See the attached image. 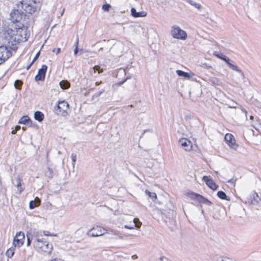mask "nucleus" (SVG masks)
<instances>
[{"instance_id": "38", "label": "nucleus", "mask_w": 261, "mask_h": 261, "mask_svg": "<svg viewBox=\"0 0 261 261\" xmlns=\"http://www.w3.org/2000/svg\"><path fill=\"white\" fill-rule=\"evenodd\" d=\"M105 90L104 89H101L100 91H99L98 92L96 93L93 96V98L96 97L98 98L102 93H103L105 92Z\"/></svg>"}, {"instance_id": "50", "label": "nucleus", "mask_w": 261, "mask_h": 261, "mask_svg": "<svg viewBox=\"0 0 261 261\" xmlns=\"http://www.w3.org/2000/svg\"><path fill=\"white\" fill-rule=\"evenodd\" d=\"M20 129V126L19 125H16V126H15V129L16 131H17V130H19Z\"/></svg>"}, {"instance_id": "40", "label": "nucleus", "mask_w": 261, "mask_h": 261, "mask_svg": "<svg viewBox=\"0 0 261 261\" xmlns=\"http://www.w3.org/2000/svg\"><path fill=\"white\" fill-rule=\"evenodd\" d=\"M40 56V51H39L34 57L33 61H32L33 63H34V62L38 58L39 56Z\"/></svg>"}, {"instance_id": "30", "label": "nucleus", "mask_w": 261, "mask_h": 261, "mask_svg": "<svg viewBox=\"0 0 261 261\" xmlns=\"http://www.w3.org/2000/svg\"><path fill=\"white\" fill-rule=\"evenodd\" d=\"M53 170L51 168L48 167L47 168L46 171H45V176L48 178H51L53 176Z\"/></svg>"}, {"instance_id": "5", "label": "nucleus", "mask_w": 261, "mask_h": 261, "mask_svg": "<svg viewBox=\"0 0 261 261\" xmlns=\"http://www.w3.org/2000/svg\"><path fill=\"white\" fill-rule=\"evenodd\" d=\"M11 15V23L18 24L20 22L21 23H24L22 17L25 15L23 13L20 12V11H18V9L14 11L10 14Z\"/></svg>"}, {"instance_id": "23", "label": "nucleus", "mask_w": 261, "mask_h": 261, "mask_svg": "<svg viewBox=\"0 0 261 261\" xmlns=\"http://www.w3.org/2000/svg\"><path fill=\"white\" fill-rule=\"evenodd\" d=\"M250 200L251 204L255 205L258 202V200H260V198L257 193H254L252 196H251Z\"/></svg>"}, {"instance_id": "16", "label": "nucleus", "mask_w": 261, "mask_h": 261, "mask_svg": "<svg viewBox=\"0 0 261 261\" xmlns=\"http://www.w3.org/2000/svg\"><path fill=\"white\" fill-rule=\"evenodd\" d=\"M16 182L15 186L17 187V190L19 191V193L21 194L24 190V188L22 187V178L19 175L16 177Z\"/></svg>"}, {"instance_id": "32", "label": "nucleus", "mask_w": 261, "mask_h": 261, "mask_svg": "<svg viewBox=\"0 0 261 261\" xmlns=\"http://www.w3.org/2000/svg\"><path fill=\"white\" fill-rule=\"evenodd\" d=\"M216 261H236L233 260L231 258L225 257V256H221L217 259Z\"/></svg>"}, {"instance_id": "49", "label": "nucleus", "mask_w": 261, "mask_h": 261, "mask_svg": "<svg viewBox=\"0 0 261 261\" xmlns=\"http://www.w3.org/2000/svg\"><path fill=\"white\" fill-rule=\"evenodd\" d=\"M137 258H138V256H137V255H132V258L133 259H137Z\"/></svg>"}, {"instance_id": "25", "label": "nucleus", "mask_w": 261, "mask_h": 261, "mask_svg": "<svg viewBox=\"0 0 261 261\" xmlns=\"http://www.w3.org/2000/svg\"><path fill=\"white\" fill-rule=\"evenodd\" d=\"M186 2L198 10H200L202 7L200 4L197 3L193 0H186Z\"/></svg>"}, {"instance_id": "48", "label": "nucleus", "mask_w": 261, "mask_h": 261, "mask_svg": "<svg viewBox=\"0 0 261 261\" xmlns=\"http://www.w3.org/2000/svg\"><path fill=\"white\" fill-rule=\"evenodd\" d=\"M33 63H33V62H31V63H30V64L28 66H27V68H26L27 70H29V69L30 68L31 66L33 65Z\"/></svg>"}, {"instance_id": "45", "label": "nucleus", "mask_w": 261, "mask_h": 261, "mask_svg": "<svg viewBox=\"0 0 261 261\" xmlns=\"http://www.w3.org/2000/svg\"><path fill=\"white\" fill-rule=\"evenodd\" d=\"M124 227L126 229H134V226H129L128 225H125L124 226Z\"/></svg>"}, {"instance_id": "1", "label": "nucleus", "mask_w": 261, "mask_h": 261, "mask_svg": "<svg viewBox=\"0 0 261 261\" xmlns=\"http://www.w3.org/2000/svg\"><path fill=\"white\" fill-rule=\"evenodd\" d=\"M34 247L36 251L40 253L50 255L53 250V246L48 242L43 241L39 238H37L33 243Z\"/></svg>"}, {"instance_id": "53", "label": "nucleus", "mask_w": 261, "mask_h": 261, "mask_svg": "<svg viewBox=\"0 0 261 261\" xmlns=\"http://www.w3.org/2000/svg\"><path fill=\"white\" fill-rule=\"evenodd\" d=\"M16 130L15 129V130H13L12 131V134H15L16 133Z\"/></svg>"}, {"instance_id": "36", "label": "nucleus", "mask_w": 261, "mask_h": 261, "mask_svg": "<svg viewBox=\"0 0 261 261\" xmlns=\"http://www.w3.org/2000/svg\"><path fill=\"white\" fill-rule=\"evenodd\" d=\"M42 232L43 233V235L45 236H53V237H57V234L51 233L48 231H46V230H43L42 231Z\"/></svg>"}, {"instance_id": "4", "label": "nucleus", "mask_w": 261, "mask_h": 261, "mask_svg": "<svg viewBox=\"0 0 261 261\" xmlns=\"http://www.w3.org/2000/svg\"><path fill=\"white\" fill-rule=\"evenodd\" d=\"M170 33L172 36L177 39L185 40L187 37L186 32L176 25L172 27Z\"/></svg>"}, {"instance_id": "56", "label": "nucleus", "mask_w": 261, "mask_h": 261, "mask_svg": "<svg viewBox=\"0 0 261 261\" xmlns=\"http://www.w3.org/2000/svg\"><path fill=\"white\" fill-rule=\"evenodd\" d=\"M103 49V48L102 47H101L99 49V51H100V50H102Z\"/></svg>"}, {"instance_id": "43", "label": "nucleus", "mask_w": 261, "mask_h": 261, "mask_svg": "<svg viewBox=\"0 0 261 261\" xmlns=\"http://www.w3.org/2000/svg\"><path fill=\"white\" fill-rule=\"evenodd\" d=\"M79 38H77L76 39V40L74 44V46L75 47V48H78V44H79Z\"/></svg>"}, {"instance_id": "7", "label": "nucleus", "mask_w": 261, "mask_h": 261, "mask_svg": "<svg viewBox=\"0 0 261 261\" xmlns=\"http://www.w3.org/2000/svg\"><path fill=\"white\" fill-rule=\"evenodd\" d=\"M11 56L12 53L8 47L0 46V64L7 60Z\"/></svg>"}, {"instance_id": "41", "label": "nucleus", "mask_w": 261, "mask_h": 261, "mask_svg": "<svg viewBox=\"0 0 261 261\" xmlns=\"http://www.w3.org/2000/svg\"><path fill=\"white\" fill-rule=\"evenodd\" d=\"M94 70V71L95 72L96 71H98L99 73H100L102 72V71H100V67L98 66H95L94 68H93Z\"/></svg>"}, {"instance_id": "13", "label": "nucleus", "mask_w": 261, "mask_h": 261, "mask_svg": "<svg viewBox=\"0 0 261 261\" xmlns=\"http://www.w3.org/2000/svg\"><path fill=\"white\" fill-rule=\"evenodd\" d=\"M47 69V66L45 65L42 66L41 69L38 71V74L35 76L36 81H43L45 79V73Z\"/></svg>"}, {"instance_id": "19", "label": "nucleus", "mask_w": 261, "mask_h": 261, "mask_svg": "<svg viewBox=\"0 0 261 261\" xmlns=\"http://www.w3.org/2000/svg\"><path fill=\"white\" fill-rule=\"evenodd\" d=\"M40 204V200L39 198L36 197L34 200H31L29 203L30 209H33Z\"/></svg>"}, {"instance_id": "58", "label": "nucleus", "mask_w": 261, "mask_h": 261, "mask_svg": "<svg viewBox=\"0 0 261 261\" xmlns=\"http://www.w3.org/2000/svg\"><path fill=\"white\" fill-rule=\"evenodd\" d=\"M53 52H55L56 51V49L55 48L53 49Z\"/></svg>"}, {"instance_id": "9", "label": "nucleus", "mask_w": 261, "mask_h": 261, "mask_svg": "<svg viewBox=\"0 0 261 261\" xmlns=\"http://www.w3.org/2000/svg\"><path fill=\"white\" fill-rule=\"evenodd\" d=\"M107 232V230L100 226H97L93 227L88 232V235L92 237L103 236Z\"/></svg>"}, {"instance_id": "39", "label": "nucleus", "mask_w": 261, "mask_h": 261, "mask_svg": "<svg viewBox=\"0 0 261 261\" xmlns=\"http://www.w3.org/2000/svg\"><path fill=\"white\" fill-rule=\"evenodd\" d=\"M110 8V5L109 4H105V5H103L102 6L103 10L106 11H108L109 10Z\"/></svg>"}, {"instance_id": "10", "label": "nucleus", "mask_w": 261, "mask_h": 261, "mask_svg": "<svg viewBox=\"0 0 261 261\" xmlns=\"http://www.w3.org/2000/svg\"><path fill=\"white\" fill-rule=\"evenodd\" d=\"M24 233L21 231L17 232L13 239V244L14 246L18 247L21 246L24 243Z\"/></svg>"}, {"instance_id": "42", "label": "nucleus", "mask_w": 261, "mask_h": 261, "mask_svg": "<svg viewBox=\"0 0 261 261\" xmlns=\"http://www.w3.org/2000/svg\"><path fill=\"white\" fill-rule=\"evenodd\" d=\"M160 261H171L165 257H161L160 258Z\"/></svg>"}, {"instance_id": "59", "label": "nucleus", "mask_w": 261, "mask_h": 261, "mask_svg": "<svg viewBox=\"0 0 261 261\" xmlns=\"http://www.w3.org/2000/svg\"><path fill=\"white\" fill-rule=\"evenodd\" d=\"M22 129H23V130H24L25 129V128L24 127H22Z\"/></svg>"}, {"instance_id": "8", "label": "nucleus", "mask_w": 261, "mask_h": 261, "mask_svg": "<svg viewBox=\"0 0 261 261\" xmlns=\"http://www.w3.org/2000/svg\"><path fill=\"white\" fill-rule=\"evenodd\" d=\"M224 140L231 149L237 150L239 145L236 143L234 137L232 134H226L225 136Z\"/></svg>"}, {"instance_id": "35", "label": "nucleus", "mask_w": 261, "mask_h": 261, "mask_svg": "<svg viewBox=\"0 0 261 261\" xmlns=\"http://www.w3.org/2000/svg\"><path fill=\"white\" fill-rule=\"evenodd\" d=\"M22 84V83L21 81L16 80L15 82L14 86H15V88H16L17 89H20Z\"/></svg>"}, {"instance_id": "21", "label": "nucleus", "mask_w": 261, "mask_h": 261, "mask_svg": "<svg viewBox=\"0 0 261 261\" xmlns=\"http://www.w3.org/2000/svg\"><path fill=\"white\" fill-rule=\"evenodd\" d=\"M34 118L39 122H41L44 119V115L40 111H36L34 113Z\"/></svg>"}, {"instance_id": "37", "label": "nucleus", "mask_w": 261, "mask_h": 261, "mask_svg": "<svg viewBox=\"0 0 261 261\" xmlns=\"http://www.w3.org/2000/svg\"><path fill=\"white\" fill-rule=\"evenodd\" d=\"M71 158L72 162V166L74 168V165H75V163L76 160V154H75L74 153H72L71 155Z\"/></svg>"}, {"instance_id": "55", "label": "nucleus", "mask_w": 261, "mask_h": 261, "mask_svg": "<svg viewBox=\"0 0 261 261\" xmlns=\"http://www.w3.org/2000/svg\"><path fill=\"white\" fill-rule=\"evenodd\" d=\"M250 119L251 120H253V117L252 116H250Z\"/></svg>"}, {"instance_id": "52", "label": "nucleus", "mask_w": 261, "mask_h": 261, "mask_svg": "<svg viewBox=\"0 0 261 261\" xmlns=\"http://www.w3.org/2000/svg\"><path fill=\"white\" fill-rule=\"evenodd\" d=\"M101 83H102V82H101V81H100V82H96V83H95V85H96V86H98V85H99L100 84H101Z\"/></svg>"}, {"instance_id": "44", "label": "nucleus", "mask_w": 261, "mask_h": 261, "mask_svg": "<svg viewBox=\"0 0 261 261\" xmlns=\"http://www.w3.org/2000/svg\"><path fill=\"white\" fill-rule=\"evenodd\" d=\"M27 246H29L31 244V240L30 239L28 236H27Z\"/></svg>"}, {"instance_id": "11", "label": "nucleus", "mask_w": 261, "mask_h": 261, "mask_svg": "<svg viewBox=\"0 0 261 261\" xmlns=\"http://www.w3.org/2000/svg\"><path fill=\"white\" fill-rule=\"evenodd\" d=\"M179 143L186 151H190L192 148V142L186 138H181L179 140Z\"/></svg>"}, {"instance_id": "6", "label": "nucleus", "mask_w": 261, "mask_h": 261, "mask_svg": "<svg viewBox=\"0 0 261 261\" xmlns=\"http://www.w3.org/2000/svg\"><path fill=\"white\" fill-rule=\"evenodd\" d=\"M17 24L10 23L8 26L4 28L3 31L4 34L7 35L10 39L11 41H13L15 33Z\"/></svg>"}, {"instance_id": "57", "label": "nucleus", "mask_w": 261, "mask_h": 261, "mask_svg": "<svg viewBox=\"0 0 261 261\" xmlns=\"http://www.w3.org/2000/svg\"><path fill=\"white\" fill-rule=\"evenodd\" d=\"M229 107H230V108H236V107H235V106H229Z\"/></svg>"}, {"instance_id": "17", "label": "nucleus", "mask_w": 261, "mask_h": 261, "mask_svg": "<svg viewBox=\"0 0 261 261\" xmlns=\"http://www.w3.org/2000/svg\"><path fill=\"white\" fill-rule=\"evenodd\" d=\"M69 108V105L67 102L65 101H61L59 102V104L57 106V110H60V112L62 111L66 112Z\"/></svg>"}, {"instance_id": "47", "label": "nucleus", "mask_w": 261, "mask_h": 261, "mask_svg": "<svg viewBox=\"0 0 261 261\" xmlns=\"http://www.w3.org/2000/svg\"><path fill=\"white\" fill-rule=\"evenodd\" d=\"M78 53V48H75L74 50V55L76 56Z\"/></svg>"}, {"instance_id": "31", "label": "nucleus", "mask_w": 261, "mask_h": 261, "mask_svg": "<svg viewBox=\"0 0 261 261\" xmlns=\"http://www.w3.org/2000/svg\"><path fill=\"white\" fill-rule=\"evenodd\" d=\"M145 193L148 195L150 198L155 200L157 198L156 194L155 193H151L149 192L148 190L145 191Z\"/></svg>"}, {"instance_id": "26", "label": "nucleus", "mask_w": 261, "mask_h": 261, "mask_svg": "<svg viewBox=\"0 0 261 261\" xmlns=\"http://www.w3.org/2000/svg\"><path fill=\"white\" fill-rule=\"evenodd\" d=\"M15 247L14 246V247H11L7 250L6 254L8 257L11 258L13 256L14 254Z\"/></svg>"}, {"instance_id": "29", "label": "nucleus", "mask_w": 261, "mask_h": 261, "mask_svg": "<svg viewBox=\"0 0 261 261\" xmlns=\"http://www.w3.org/2000/svg\"><path fill=\"white\" fill-rule=\"evenodd\" d=\"M215 56L217 57L218 58L223 60L226 63H227L228 61H230L229 59L226 56L223 55V54H217L216 53H214Z\"/></svg>"}, {"instance_id": "15", "label": "nucleus", "mask_w": 261, "mask_h": 261, "mask_svg": "<svg viewBox=\"0 0 261 261\" xmlns=\"http://www.w3.org/2000/svg\"><path fill=\"white\" fill-rule=\"evenodd\" d=\"M202 179L205 181L206 185L213 190H215L218 188V186L210 177L204 176Z\"/></svg>"}, {"instance_id": "20", "label": "nucleus", "mask_w": 261, "mask_h": 261, "mask_svg": "<svg viewBox=\"0 0 261 261\" xmlns=\"http://www.w3.org/2000/svg\"><path fill=\"white\" fill-rule=\"evenodd\" d=\"M176 72L178 76H182L187 79H190L193 75V74L192 73L186 72L180 70H177Z\"/></svg>"}, {"instance_id": "46", "label": "nucleus", "mask_w": 261, "mask_h": 261, "mask_svg": "<svg viewBox=\"0 0 261 261\" xmlns=\"http://www.w3.org/2000/svg\"><path fill=\"white\" fill-rule=\"evenodd\" d=\"M241 110H242V111L243 113H244V114H245L246 116L247 117V111L245 109H244L243 108H241Z\"/></svg>"}, {"instance_id": "27", "label": "nucleus", "mask_w": 261, "mask_h": 261, "mask_svg": "<svg viewBox=\"0 0 261 261\" xmlns=\"http://www.w3.org/2000/svg\"><path fill=\"white\" fill-rule=\"evenodd\" d=\"M217 196H218V197L219 198H220L221 199L229 200V199L227 198V196H226V194L222 191H220L218 192Z\"/></svg>"}, {"instance_id": "33", "label": "nucleus", "mask_w": 261, "mask_h": 261, "mask_svg": "<svg viewBox=\"0 0 261 261\" xmlns=\"http://www.w3.org/2000/svg\"><path fill=\"white\" fill-rule=\"evenodd\" d=\"M134 223H135V226L137 228H140L142 222L140 221L138 218H135L133 220Z\"/></svg>"}, {"instance_id": "3", "label": "nucleus", "mask_w": 261, "mask_h": 261, "mask_svg": "<svg viewBox=\"0 0 261 261\" xmlns=\"http://www.w3.org/2000/svg\"><path fill=\"white\" fill-rule=\"evenodd\" d=\"M17 9L20 12L25 13L32 14L36 11V7L32 6L27 1H19L17 4Z\"/></svg>"}, {"instance_id": "12", "label": "nucleus", "mask_w": 261, "mask_h": 261, "mask_svg": "<svg viewBox=\"0 0 261 261\" xmlns=\"http://www.w3.org/2000/svg\"><path fill=\"white\" fill-rule=\"evenodd\" d=\"M226 63L227 64L228 66H229V67L230 68H231V69H232L233 70H236L237 72H238L239 74H238V79L236 80L237 83H239V82L240 81V80H241V79L243 80L245 79V75H244V73L240 69H239L238 68L237 66L232 64L229 61H228Z\"/></svg>"}, {"instance_id": "51", "label": "nucleus", "mask_w": 261, "mask_h": 261, "mask_svg": "<svg viewBox=\"0 0 261 261\" xmlns=\"http://www.w3.org/2000/svg\"><path fill=\"white\" fill-rule=\"evenodd\" d=\"M61 49L60 48H58L56 50V54L58 55L60 52Z\"/></svg>"}, {"instance_id": "22", "label": "nucleus", "mask_w": 261, "mask_h": 261, "mask_svg": "<svg viewBox=\"0 0 261 261\" xmlns=\"http://www.w3.org/2000/svg\"><path fill=\"white\" fill-rule=\"evenodd\" d=\"M209 82L214 86H221L222 85L221 81L215 77L210 78Z\"/></svg>"}, {"instance_id": "34", "label": "nucleus", "mask_w": 261, "mask_h": 261, "mask_svg": "<svg viewBox=\"0 0 261 261\" xmlns=\"http://www.w3.org/2000/svg\"><path fill=\"white\" fill-rule=\"evenodd\" d=\"M112 233L116 236L115 238V239H123L122 235L117 231L112 230Z\"/></svg>"}, {"instance_id": "18", "label": "nucleus", "mask_w": 261, "mask_h": 261, "mask_svg": "<svg viewBox=\"0 0 261 261\" xmlns=\"http://www.w3.org/2000/svg\"><path fill=\"white\" fill-rule=\"evenodd\" d=\"M131 14L134 17H145L147 15V13L144 11L137 12L136 10L134 8L131 9Z\"/></svg>"}, {"instance_id": "28", "label": "nucleus", "mask_w": 261, "mask_h": 261, "mask_svg": "<svg viewBox=\"0 0 261 261\" xmlns=\"http://www.w3.org/2000/svg\"><path fill=\"white\" fill-rule=\"evenodd\" d=\"M30 121V119L27 116H22L21 119L19 120L18 123L20 124H27L28 122Z\"/></svg>"}, {"instance_id": "2", "label": "nucleus", "mask_w": 261, "mask_h": 261, "mask_svg": "<svg viewBox=\"0 0 261 261\" xmlns=\"http://www.w3.org/2000/svg\"><path fill=\"white\" fill-rule=\"evenodd\" d=\"M24 28V23H21L19 22V23L17 24V28L16 29L15 33L13 39V41L15 43L25 41L27 40V35L25 33L26 31Z\"/></svg>"}, {"instance_id": "54", "label": "nucleus", "mask_w": 261, "mask_h": 261, "mask_svg": "<svg viewBox=\"0 0 261 261\" xmlns=\"http://www.w3.org/2000/svg\"><path fill=\"white\" fill-rule=\"evenodd\" d=\"M124 81H123V82H120V83H119V85H121L122 84H123V83H124Z\"/></svg>"}, {"instance_id": "24", "label": "nucleus", "mask_w": 261, "mask_h": 261, "mask_svg": "<svg viewBox=\"0 0 261 261\" xmlns=\"http://www.w3.org/2000/svg\"><path fill=\"white\" fill-rule=\"evenodd\" d=\"M60 87L63 89H67L69 88L70 84L67 81H62L59 83Z\"/></svg>"}, {"instance_id": "14", "label": "nucleus", "mask_w": 261, "mask_h": 261, "mask_svg": "<svg viewBox=\"0 0 261 261\" xmlns=\"http://www.w3.org/2000/svg\"><path fill=\"white\" fill-rule=\"evenodd\" d=\"M192 197L198 200L199 202L205 204L207 205H211L213 203L206 198L196 193H192Z\"/></svg>"}]
</instances>
